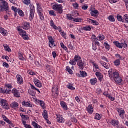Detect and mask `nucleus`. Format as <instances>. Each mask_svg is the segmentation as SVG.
<instances>
[{
  "label": "nucleus",
  "instance_id": "f257e3e1",
  "mask_svg": "<svg viewBox=\"0 0 128 128\" xmlns=\"http://www.w3.org/2000/svg\"><path fill=\"white\" fill-rule=\"evenodd\" d=\"M108 76L110 80H114L116 84H120L122 82V77L120 76V72L118 70L111 68L108 71Z\"/></svg>",
  "mask_w": 128,
  "mask_h": 128
},
{
  "label": "nucleus",
  "instance_id": "f03ea898",
  "mask_svg": "<svg viewBox=\"0 0 128 128\" xmlns=\"http://www.w3.org/2000/svg\"><path fill=\"white\" fill-rule=\"evenodd\" d=\"M113 44L118 48H128L127 42L124 40H122L121 43H120L118 41H114Z\"/></svg>",
  "mask_w": 128,
  "mask_h": 128
},
{
  "label": "nucleus",
  "instance_id": "7ed1b4c3",
  "mask_svg": "<svg viewBox=\"0 0 128 128\" xmlns=\"http://www.w3.org/2000/svg\"><path fill=\"white\" fill-rule=\"evenodd\" d=\"M58 86L57 84H54L52 86V96L54 98H56L58 96Z\"/></svg>",
  "mask_w": 128,
  "mask_h": 128
},
{
  "label": "nucleus",
  "instance_id": "20e7f679",
  "mask_svg": "<svg viewBox=\"0 0 128 128\" xmlns=\"http://www.w3.org/2000/svg\"><path fill=\"white\" fill-rule=\"evenodd\" d=\"M34 12H36V9L34 8V6L31 4L30 5V15H29V20H32L34 18Z\"/></svg>",
  "mask_w": 128,
  "mask_h": 128
},
{
  "label": "nucleus",
  "instance_id": "39448f33",
  "mask_svg": "<svg viewBox=\"0 0 128 128\" xmlns=\"http://www.w3.org/2000/svg\"><path fill=\"white\" fill-rule=\"evenodd\" d=\"M116 110L118 114V116L122 120H124V116H126V111H124L122 108H116Z\"/></svg>",
  "mask_w": 128,
  "mask_h": 128
},
{
  "label": "nucleus",
  "instance_id": "423d86ee",
  "mask_svg": "<svg viewBox=\"0 0 128 128\" xmlns=\"http://www.w3.org/2000/svg\"><path fill=\"white\" fill-rule=\"evenodd\" d=\"M52 9L56 12H59L60 14L62 12V6L60 4H54L52 6Z\"/></svg>",
  "mask_w": 128,
  "mask_h": 128
},
{
  "label": "nucleus",
  "instance_id": "0eeeda50",
  "mask_svg": "<svg viewBox=\"0 0 128 128\" xmlns=\"http://www.w3.org/2000/svg\"><path fill=\"white\" fill-rule=\"evenodd\" d=\"M48 46L52 48L56 46V44L54 43V40L52 36H48Z\"/></svg>",
  "mask_w": 128,
  "mask_h": 128
},
{
  "label": "nucleus",
  "instance_id": "6e6552de",
  "mask_svg": "<svg viewBox=\"0 0 128 128\" xmlns=\"http://www.w3.org/2000/svg\"><path fill=\"white\" fill-rule=\"evenodd\" d=\"M0 104H1L2 108H4V110H8V108H10V106H8V104L6 100L2 99L0 100Z\"/></svg>",
  "mask_w": 128,
  "mask_h": 128
},
{
  "label": "nucleus",
  "instance_id": "1a4fd4ad",
  "mask_svg": "<svg viewBox=\"0 0 128 128\" xmlns=\"http://www.w3.org/2000/svg\"><path fill=\"white\" fill-rule=\"evenodd\" d=\"M8 10V2L6 0H3L2 2V6H0V12H4V10Z\"/></svg>",
  "mask_w": 128,
  "mask_h": 128
},
{
  "label": "nucleus",
  "instance_id": "9d476101",
  "mask_svg": "<svg viewBox=\"0 0 128 128\" xmlns=\"http://www.w3.org/2000/svg\"><path fill=\"white\" fill-rule=\"evenodd\" d=\"M16 82L18 84H24V79L22 76L20 74H17L16 76Z\"/></svg>",
  "mask_w": 128,
  "mask_h": 128
},
{
  "label": "nucleus",
  "instance_id": "9b49d317",
  "mask_svg": "<svg viewBox=\"0 0 128 128\" xmlns=\"http://www.w3.org/2000/svg\"><path fill=\"white\" fill-rule=\"evenodd\" d=\"M90 62H91L93 66L94 72H100V68H98V64H96L94 61L90 60Z\"/></svg>",
  "mask_w": 128,
  "mask_h": 128
},
{
  "label": "nucleus",
  "instance_id": "f8f14e48",
  "mask_svg": "<svg viewBox=\"0 0 128 128\" xmlns=\"http://www.w3.org/2000/svg\"><path fill=\"white\" fill-rule=\"evenodd\" d=\"M20 116L22 118V124H26V120H28V115H24L20 113Z\"/></svg>",
  "mask_w": 128,
  "mask_h": 128
},
{
  "label": "nucleus",
  "instance_id": "ddd939ff",
  "mask_svg": "<svg viewBox=\"0 0 128 128\" xmlns=\"http://www.w3.org/2000/svg\"><path fill=\"white\" fill-rule=\"evenodd\" d=\"M77 65L80 70H84V68L86 66V62L82 61V60H80L78 62Z\"/></svg>",
  "mask_w": 128,
  "mask_h": 128
},
{
  "label": "nucleus",
  "instance_id": "4468645a",
  "mask_svg": "<svg viewBox=\"0 0 128 128\" xmlns=\"http://www.w3.org/2000/svg\"><path fill=\"white\" fill-rule=\"evenodd\" d=\"M12 94L16 98H20V92L16 88H13L12 90Z\"/></svg>",
  "mask_w": 128,
  "mask_h": 128
},
{
  "label": "nucleus",
  "instance_id": "2eb2a0df",
  "mask_svg": "<svg viewBox=\"0 0 128 128\" xmlns=\"http://www.w3.org/2000/svg\"><path fill=\"white\" fill-rule=\"evenodd\" d=\"M56 121L59 124H64V118H63L62 115H56Z\"/></svg>",
  "mask_w": 128,
  "mask_h": 128
},
{
  "label": "nucleus",
  "instance_id": "dca6fc26",
  "mask_svg": "<svg viewBox=\"0 0 128 128\" xmlns=\"http://www.w3.org/2000/svg\"><path fill=\"white\" fill-rule=\"evenodd\" d=\"M100 64L102 65L104 68H106V70H108L110 68V64L109 63H106V62H102V60L100 61Z\"/></svg>",
  "mask_w": 128,
  "mask_h": 128
},
{
  "label": "nucleus",
  "instance_id": "f3484780",
  "mask_svg": "<svg viewBox=\"0 0 128 128\" xmlns=\"http://www.w3.org/2000/svg\"><path fill=\"white\" fill-rule=\"evenodd\" d=\"M21 28H23V30H30V25L28 22H24L22 24V26H21Z\"/></svg>",
  "mask_w": 128,
  "mask_h": 128
},
{
  "label": "nucleus",
  "instance_id": "a211bd4d",
  "mask_svg": "<svg viewBox=\"0 0 128 128\" xmlns=\"http://www.w3.org/2000/svg\"><path fill=\"white\" fill-rule=\"evenodd\" d=\"M36 4L38 14H40V13L44 12V10L42 8V4H40V3L37 2Z\"/></svg>",
  "mask_w": 128,
  "mask_h": 128
},
{
  "label": "nucleus",
  "instance_id": "6ab92c4d",
  "mask_svg": "<svg viewBox=\"0 0 128 128\" xmlns=\"http://www.w3.org/2000/svg\"><path fill=\"white\" fill-rule=\"evenodd\" d=\"M36 102H38V104H40L41 108H42V110L46 109V104L44 103V102L38 99H36Z\"/></svg>",
  "mask_w": 128,
  "mask_h": 128
},
{
  "label": "nucleus",
  "instance_id": "aec40b11",
  "mask_svg": "<svg viewBox=\"0 0 128 128\" xmlns=\"http://www.w3.org/2000/svg\"><path fill=\"white\" fill-rule=\"evenodd\" d=\"M34 84L36 86H37L38 88H42V84L40 80H38L37 78H34Z\"/></svg>",
  "mask_w": 128,
  "mask_h": 128
},
{
  "label": "nucleus",
  "instance_id": "412c9836",
  "mask_svg": "<svg viewBox=\"0 0 128 128\" xmlns=\"http://www.w3.org/2000/svg\"><path fill=\"white\" fill-rule=\"evenodd\" d=\"M100 46V42H92V49L93 50H98V46Z\"/></svg>",
  "mask_w": 128,
  "mask_h": 128
},
{
  "label": "nucleus",
  "instance_id": "4be33fe9",
  "mask_svg": "<svg viewBox=\"0 0 128 128\" xmlns=\"http://www.w3.org/2000/svg\"><path fill=\"white\" fill-rule=\"evenodd\" d=\"M86 110H87L88 114H92L94 112V107H92V105L89 104L86 107Z\"/></svg>",
  "mask_w": 128,
  "mask_h": 128
},
{
  "label": "nucleus",
  "instance_id": "5701e85b",
  "mask_svg": "<svg viewBox=\"0 0 128 128\" xmlns=\"http://www.w3.org/2000/svg\"><path fill=\"white\" fill-rule=\"evenodd\" d=\"M22 104L24 106H26V108H32V104H30V102H26L24 100Z\"/></svg>",
  "mask_w": 128,
  "mask_h": 128
},
{
  "label": "nucleus",
  "instance_id": "b1692460",
  "mask_svg": "<svg viewBox=\"0 0 128 128\" xmlns=\"http://www.w3.org/2000/svg\"><path fill=\"white\" fill-rule=\"evenodd\" d=\"M0 32L2 34V36H8V31L2 27L0 28Z\"/></svg>",
  "mask_w": 128,
  "mask_h": 128
},
{
  "label": "nucleus",
  "instance_id": "393cba45",
  "mask_svg": "<svg viewBox=\"0 0 128 128\" xmlns=\"http://www.w3.org/2000/svg\"><path fill=\"white\" fill-rule=\"evenodd\" d=\"M90 82L92 86H94L98 82V79L96 78H91L90 80Z\"/></svg>",
  "mask_w": 128,
  "mask_h": 128
},
{
  "label": "nucleus",
  "instance_id": "a878e982",
  "mask_svg": "<svg viewBox=\"0 0 128 128\" xmlns=\"http://www.w3.org/2000/svg\"><path fill=\"white\" fill-rule=\"evenodd\" d=\"M19 104L18 103V102H14L12 103H11V104H10V106H11V108H18V106Z\"/></svg>",
  "mask_w": 128,
  "mask_h": 128
},
{
  "label": "nucleus",
  "instance_id": "bb28decb",
  "mask_svg": "<svg viewBox=\"0 0 128 128\" xmlns=\"http://www.w3.org/2000/svg\"><path fill=\"white\" fill-rule=\"evenodd\" d=\"M60 46L63 50H64L68 54H70V50H68V47L64 46V44L62 42H61L60 44Z\"/></svg>",
  "mask_w": 128,
  "mask_h": 128
},
{
  "label": "nucleus",
  "instance_id": "cd10ccee",
  "mask_svg": "<svg viewBox=\"0 0 128 128\" xmlns=\"http://www.w3.org/2000/svg\"><path fill=\"white\" fill-rule=\"evenodd\" d=\"M60 106L66 110H68V105L66 104V103L64 101H62L60 102Z\"/></svg>",
  "mask_w": 128,
  "mask_h": 128
},
{
  "label": "nucleus",
  "instance_id": "c85d7f7f",
  "mask_svg": "<svg viewBox=\"0 0 128 128\" xmlns=\"http://www.w3.org/2000/svg\"><path fill=\"white\" fill-rule=\"evenodd\" d=\"M88 21L90 24H93L94 26H98V22L96 20L89 19Z\"/></svg>",
  "mask_w": 128,
  "mask_h": 128
},
{
  "label": "nucleus",
  "instance_id": "c756f323",
  "mask_svg": "<svg viewBox=\"0 0 128 128\" xmlns=\"http://www.w3.org/2000/svg\"><path fill=\"white\" fill-rule=\"evenodd\" d=\"M66 88L71 90H74L76 88L74 87V84L72 83H69L66 85Z\"/></svg>",
  "mask_w": 128,
  "mask_h": 128
},
{
  "label": "nucleus",
  "instance_id": "7c9ffc66",
  "mask_svg": "<svg viewBox=\"0 0 128 128\" xmlns=\"http://www.w3.org/2000/svg\"><path fill=\"white\" fill-rule=\"evenodd\" d=\"M42 116L44 118V120H46V118H48V111H46V110H44V112L42 114Z\"/></svg>",
  "mask_w": 128,
  "mask_h": 128
},
{
  "label": "nucleus",
  "instance_id": "2f4dec72",
  "mask_svg": "<svg viewBox=\"0 0 128 128\" xmlns=\"http://www.w3.org/2000/svg\"><path fill=\"white\" fill-rule=\"evenodd\" d=\"M32 124L34 128H42V127L40 126L38 123L34 121L32 122Z\"/></svg>",
  "mask_w": 128,
  "mask_h": 128
},
{
  "label": "nucleus",
  "instance_id": "473e14b6",
  "mask_svg": "<svg viewBox=\"0 0 128 128\" xmlns=\"http://www.w3.org/2000/svg\"><path fill=\"white\" fill-rule=\"evenodd\" d=\"M18 30L19 32V34L22 36H24V34H26V32L24 30H22V29L20 28H18Z\"/></svg>",
  "mask_w": 128,
  "mask_h": 128
},
{
  "label": "nucleus",
  "instance_id": "72a5a7b5",
  "mask_svg": "<svg viewBox=\"0 0 128 128\" xmlns=\"http://www.w3.org/2000/svg\"><path fill=\"white\" fill-rule=\"evenodd\" d=\"M50 26L53 28L54 30H58V27L56 26V24H54V20H51L50 21Z\"/></svg>",
  "mask_w": 128,
  "mask_h": 128
},
{
  "label": "nucleus",
  "instance_id": "f704fd0d",
  "mask_svg": "<svg viewBox=\"0 0 128 128\" xmlns=\"http://www.w3.org/2000/svg\"><path fill=\"white\" fill-rule=\"evenodd\" d=\"M97 38L99 42H102V40H104L105 38L104 35L102 34H100L99 36L97 37Z\"/></svg>",
  "mask_w": 128,
  "mask_h": 128
},
{
  "label": "nucleus",
  "instance_id": "c9c22d12",
  "mask_svg": "<svg viewBox=\"0 0 128 128\" xmlns=\"http://www.w3.org/2000/svg\"><path fill=\"white\" fill-rule=\"evenodd\" d=\"M90 15L92 16H96V14H98V11L96 10H92L90 12Z\"/></svg>",
  "mask_w": 128,
  "mask_h": 128
},
{
  "label": "nucleus",
  "instance_id": "e433bc0d",
  "mask_svg": "<svg viewBox=\"0 0 128 128\" xmlns=\"http://www.w3.org/2000/svg\"><path fill=\"white\" fill-rule=\"evenodd\" d=\"M104 46L106 50H110V46L108 44L107 42H104Z\"/></svg>",
  "mask_w": 128,
  "mask_h": 128
},
{
  "label": "nucleus",
  "instance_id": "4c0bfd02",
  "mask_svg": "<svg viewBox=\"0 0 128 128\" xmlns=\"http://www.w3.org/2000/svg\"><path fill=\"white\" fill-rule=\"evenodd\" d=\"M23 3L24 4H26V6H30L31 4H32L30 0H23Z\"/></svg>",
  "mask_w": 128,
  "mask_h": 128
},
{
  "label": "nucleus",
  "instance_id": "58836bf2",
  "mask_svg": "<svg viewBox=\"0 0 128 128\" xmlns=\"http://www.w3.org/2000/svg\"><path fill=\"white\" fill-rule=\"evenodd\" d=\"M111 124H112V126H118V120H112L111 121Z\"/></svg>",
  "mask_w": 128,
  "mask_h": 128
},
{
  "label": "nucleus",
  "instance_id": "ea45409f",
  "mask_svg": "<svg viewBox=\"0 0 128 128\" xmlns=\"http://www.w3.org/2000/svg\"><path fill=\"white\" fill-rule=\"evenodd\" d=\"M80 74L82 78H85L86 76H88V73L85 71H80Z\"/></svg>",
  "mask_w": 128,
  "mask_h": 128
},
{
  "label": "nucleus",
  "instance_id": "a19ab883",
  "mask_svg": "<svg viewBox=\"0 0 128 128\" xmlns=\"http://www.w3.org/2000/svg\"><path fill=\"white\" fill-rule=\"evenodd\" d=\"M82 29L84 30L90 31L92 30V28L90 26H83Z\"/></svg>",
  "mask_w": 128,
  "mask_h": 128
},
{
  "label": "nucleus",
  "instance_id": "79ce46f5",
  "mask_svg": "<svg viewBox=\"0 0 128 128\" xmlns=\"http://www.w3.org/2000/svg\"><path fill=\"white\" fill-rule=\"evenodd\" d=\"M28 94H29L30 96H36V92L30 89L28 90Z\"/></svg>",
  "mask_w": 128,
  "mask_h": 128
},
{
  "label": "nucleus",
  "instance_id": "37998d69",
  "mask_svg": "<svg viewBox=\"0 0 128 128\" xmlns=\"http://www.w3.org/2000/svg\"><path fill=\"white\" fill-rule=\"evenodd\" d=\"M91 40H92V42H98V37L96 36L94 34H92L91 37Z\"/></svg>",
  "mask_w": 128,
  "mask_h": 128
},
{
  "label": "nucleus",
  "instance_id": "c03bdc74",
  "mask_svg": "<svg viewBox=\"0 0 128 128\" xmlns=\"http://www.w3.org/2000/svg\"><path fill=\"white\" fill-rule=\"evenodd\" d=\"M108 20L110 22H115L116 20L114 19V17L112 15H110L108 16Z\"/></svg>",
  "mask_w": 128,
  "mask_h": 128
},
{
  "label": "nucleus",
  "instance_id": "a18cd8bd",
  "mask_svg": "<svg viewBox=\"0 0 128 128\" xmlns=\"http://www.w3.org/2000/svg\"><path fill=\"white\" fill-rule=\"evenodd\" d=\"M82 20L80 18H74L72 20V21L75 22H82Z\"/></svg>",
  "mask_w": 128,
  "mask_h": 128
},
{
  "label": "nucleus",
  "instance_id": "49530a36",
  "mask_svg": "<svg viewBox=\"0 0 128 128\" xmlns=\"http://www.w3.org/2000/svg\"><path fill=\"white\" fill-rule=\"evenodd\" d=\"M74 60L76 62H79V60H82V58L80 57V56L78 55H76L74 57Z\"/></svg>",
  "mask_w": 128,
  "mask_h": 128
},
{
  "label": "nucleus",
  "instance_id": "de8ad7c7",
  "mask_svg": "<svg viewBox=\"0 0 128 128\" xmlns=\"http://www.w3.org/2000/svg\"><path fill=\"white\" fill-rule=\"evenodd\" d=\"M38 15L41 20H44V12L38 13Z\"/></svg>",
  "mask_w": 128,
  "mask_h": 128
},
{
  "label": "nucleus",
  "instance_id": "09e8293b",
  "mask_svg": "<svg viewBox=\"0 0 128 128\" xmlns=\"http://www.w3.org/2000/svg\"><path fill=\"white\" fill-rule=\"evenodd\" d=\"M18 58L20 60H25L26 59L24 58V56H22V52H19L18 54Z\"/></svg>",
  "mask_w": 128,
  "mask_h": 128
},
{
  "label": "nucleus",
  "instance_id": "8fccbe9b",
  "mask_svg": "<svg viewBox=\"0 0 128 128\" xmlns=\"http://www.w3.org/2000/svg\"><path fill=\"white\" fill-rule=\"evenodd\" d=\"M66 69L67 70V71L70 74H74V72H72V70L70 69V67L69 66H66Z\"/></svg>",
  "mask_w": 128,
  "mask_h": 128
},
{
  "label": "nucleus",
  "instance_id": "3c124183",
  "mask_svg": "<svg viewBox=\"0 0 128 128\" xmlns=\"http://www.w3.org/2000/svg\"><path fill=\"white\" fill-rule=\"evenodd\" d=\"M49 14H50V16H56V11H54V10H50Z\"/></svg>",
  "mask_w": 128,
  "mask_h": 128
},
{
  "label": "nucleus",
  "instance_id": "603ef678",
  "mask_svg": "<svg viewBox=\"0 0 128 128\" xmlns=\"http://www.w3.org/2000/svg\"><path fill=\"white\" fill-rule=\"evenodd\" d=\"M69 64L72 66H76V62L74 59H72L70 61Z\"/></svg>",
  "mask_w": 128,
  "mask_h": 128
},
{
  "label": "nucleus",
  "instance_id": "864d4df0",
  "mask_svg": "<svg viewBox=\"0 0 128 128\" xmlns=\"http://www.w3.org/2000/svg\"><path fill=\"white\" fill-rule=\"evenodd\" d=\"M18 12L20 16H24V13L21 10H18Z\"/></svg>",
  "mask_w": 128,
  "mask_h": 128
},
{
  "label": "nucleus",
  "instance_id": "5fc2aeb1",
  "mask_svg": "<svg viewBox=\"0 0 128 128\" xmlns=\"http://www.w3.org/2000/svg\"><path fill=\"white\" fill-rule=\"evenodd\" d=\"M12 10H14V12H15L14 13V16H16V12H18V8L14 6H12Z\"/></svg>",
  "mask_w": 128,
  "mask_h": 128
},
{
  "label": "nucleus",
  "instance_id": "6e6d98bb",
  "mask_svg": "<svg viewBox=\"0 0 128 128\" xmlns=\"http://www.w3.org/2000/svg\"><path fill=\"white\" fill-rule=\"evenodd\" d=\"M117 20H118V22H124V19H122V16H120V14L117 15Z\"/></svg>",
  "mask_w": 128,
  "mask_h": 128
},
{
  "label": "nucleus",
  "instance_id": "4d7b16f0",
  "mask_svg": "<svg viewBox=\"0 0 128 128\" xmlns=\"http://www.w3.org/2000/svg\"><path fill=\"white\" fill-rule=\"evenodd\" d=\"M114 64L116 66H120V59H117L115 60L114 61Z\"/></svg>",
  "mask_w": 128,
  "mask_h": 128
},
{
  "label": "nucleus",
  "instance_id": "13d9d810",
  "mask_svg": "<svg viewBox=\"0 0 128 128\" xmlns=\"http://www.w3.org/2000/svg\"><path fill=\"white\" fill-rule=\"evenodd\" d=\"M46 68L47 70H48V72H51L52 66L50 65L46 64Z\"/></svg>",
  "mask_w": 128,
  "mask_h": 128
},
{
  "label": "nucleus",
  "instance_id": "bf43d9fd",
  "mask_svg": "<svg viewBox=\"0 0 128 128\" xmlns=\"http://www.w3.org/2000/svg\"><path fill=\"white\" fill-rule=\"evenodd\" d=\"M60 34L62 38H64L65 40H66V33L64 31H62Z\"/></svg>",
  "mask_w": 128,
  "mask_h": 128
},
{
  "label": "nucleus",
  "instance_id": "052dcab7",
  "mask_svg": "<svg viewBox=\"0 0 128 128\" xmlns=\"http://www.w3.org/2000/svg\"><path fill=\"white\" fill-rule=\"evenodd\" d=\"M4 46L5 50H6V52H12V50H10V48L8 45H4Z\"/></svg>",
  "mask_w": 128,
  "mask_h": 128
},
{
  "label": "nucleus",
  "instance_id": "680f3d73",
  "mask_svg": "<svg viewBox=\"0 0 128 128\" xmlns=\"http://www.w3.org/2000/svg\"><path fill=\"white\" fill-rule=\"evenodd\" d=\"M94 118L96 120H100L102 118V117L100 116V114L96 113V116H94Z\"/></svg>",
  "mask_w": 128,
  "mask_h": 128
},
{
  "label": "nucleus",
  "instance_id": "e2e57ef3",
  "mask_svg": "<svg viewBox=\"0 0 128 128\" xmlns=\"http://www.w3.org/2000/svg\"><path fill=\"white\" fill-rule=\"evenodd\" d=\"M124 18L125 20V22H126V24H128V14H125L124 16Z\"/></svg>",
  "mask_w": 128,
  "mask_h": 128
},
{
  "label": "nucleus",
  "instance_id": "0e129e2a",
  "mask_svg": "<svg viewBox=\"0 0 128 128\" xmlns=\"http://www.w3.org/2000/svg\"><path fill=\"white\" fill-rule=\"evenodd\" d=\"M22 38L23 40H30V38H28V36L26 34L22 36Z\"/></svg>",
  "mask_w": 128,
  "mask_h": 128
},
{
  "label": "nucleus",
  "instance_id": "69168bd1",
  "mask_svg": "<svg viewBox=\"0 0 128 128\" xmlns=\"http://www.w3.org/2000/svg\"><path fill=\"white\" fill-rule=\"evenodd\" d=\"M88 8V4H84L82 6V8L84 10H86Z\"/></svg>",
  "mask_w": 128,
  "mask_h": 128
},
{
  "label": "nucleus",
  "instance_id": "338daca9",
  "mask_svg": "<svg viewBox=\"0 0 128 128\" xmlns=\"http://www.w3.org/2000/svg\"><path fill=\"white\" fill-rule=\"evenodd\" d=\"M66 18L70 20H74V18L68 14H66Z\"/></svg>",
  "mask_w": 128,
  "mask_h": 128
},
{
  "label": "nucleus",
  "instance_id": "774afa93",
  "mask_svg": "<svg viewBox=\"0 0 128 128\" xmlns=\"http://www.w3.org/2000/svg\"><path fill=\"white\" fill-rule=\"evenodd\" d=\"M28 72L29 74H30V76H36V73L32 70H29Z\"/></svg>",
  "mask_w": 128,
  "mask_h": 128
}]
</instances>
